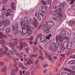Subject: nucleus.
Masks as SVG:
<instances>
[{"label": "nucleus", "mask_w": 75, "mask_h": 75, "mask_svg": "<svg viewBox=\"0 0 75 75\" xmlns=\"http://www.w3.org/2000/svg\"><path fill=\"white\" fill-rule=\"evenodd\" d=\"M7 11L8 13H13V11L12 9H10L8 10Z\"/></svg>", "instance_id": "c9c22d12"}, {"label": "nucleus", "mask_w": 75, "mask_h": 75, "mask_svg": "<svg viewBox=\"0 0 75 75\" xmlns=\"http://www.w3.org/2000/svg\"><path fill=\"white\" fill-rule=\"evenodd\" d=\"M62 37H61V36H60L59 37V41L60 42H63V41H64V40H63V36Z\"/></svg>", "instance_id": "cd10ccee"}, {"label": "nucleus", "mask_w": 75, "mask_h": 75, "mask_svg": "<svg viewBox=\"0 0 75 75\" xmlns=\"http://www.w3.org/2000/svg\"><path fill=\"white\" fill-rule=\"evenodd\" d=\"M64 71H67V72H71V73L73 72L74 70H72L71 69H68L67 68H65L64 69Z\"/></svg>", "instance_id": "f8f14e48"}, {"label": "nucleus", "mask_w": 75, "mask_h": 75, "mask_svg": "<svg viewBox=\"0 0 75 75\" xmlns=\"http://www.w3.org/2000/svg\"><path fill=\"white\" fill-rule=\"evenodd\" d=\"M32 57H34V58H37V56L35 54H32Z\"/></svg>", "instance_id": "603ef678"}, {"label": "nucleus", "mask_w": 75, "mask_h": 75, "mask_svg": "<svg viewBox=\"0 0 75 75\" xmlns=\"http://www.w3.org/2000/svg\"><path fill=\"white\" fill-rule=\"evenodd\" d=\"M27 32L28 33L29 35H30L31 34V31L30 30V28H28V29H27Z\"/></svg>", "instance_id": "412c9836"}, {"label": "nucleus", "mask_w": 75, "mask_h": 75, "mask_svg": "<svg viewBox=\"0 0 75 75\" xmlns=\"http://www.w3.org/2000/svg\"><path fill=\"white\" fill-rule=\"evenodd\" d=\"M11 38V40H15V41H18V40L17 38H14L13 39L12 38Z\"/></svg>", "instance_id": "6e6d98bb"}, {"label": "nucleus", "mask_w": 75, "mask_h": 75, "mask_svg": "<svg viewBox=\"0 0 75 75\" xmlns=\"http://www.w3.org/2000/svg\"><path fill=\"white\" fill-rule=\"evenodd\" d=\"M12 28L14 32H18V24H16L15 26H13Z\"/></svg>", "instance_id": "20e7f679"}, {"label": "nucleus", "mask_w": 75, "mask_h": 75, "mask_svg": "<svg viewBox=\"0 0 75 75\" xmlns=\"http://www.w3.org/2000/svg\"><path fill=\"white\" fill-rule=\"evenodd\" d=\"M4 65V63L3 62H0V67H3Z\"/></svg>", "instance_id": "2f4dec72"}, {"label": "nucleus", "mask_w": 75, "mask_h": 75, "mask_svg": "<svg viewBox=\"0 0 75 75\" xmlns=\"http://www.w3.org/2000/svg\"><path fill=\"white\" fill-rule=\"evenodd\" d=\"M64 71H67V72H71V73L73 72L74 70H72L71 69H68L67 68H65L64 69Z\"/></svg>", "instance_id": "ddd939ff"}, {"label": "nucleus", "mask_w": 75, "mask_h": 75, "mask_svg": "<svg viewBox=\"0 0 75 75\" xmlns=\"http://www.w3.org/2000/svg\"><path fill=\"white\" fill-rule=\"evenodd\" d=\"M19 73L20 75H23L22 74V71H21V70L19 71Z\"/></svg>", "instance_id": "338daca9"}, {"label": "nucleus", "mask_w": 75, "mask_h": 75, "mask_svg": "<svg viewBox=\"0 0 75 75\" xmlns=\"http://www.w3.org/2000/svg\"><path fill=\"white\" fill-rule=\"evenodd\" d=\"M14 3H12L11 4V7L13 10H15V9H16V7L15 6H14Z\"/></svg>", "instance_id": "a878e982"}, {"label": "nucleus", "mask_w": 75, "mask_h": 75, "mask_svg": "<svg viewBox=\"0 0 75 75\" xmlns=\"http://www.w3.org/2000/svg\"><path fill=\"white\" fill-rule=\"evenodd\" d=\"M60 4L61 3H60V2L59 1H58L56 3V7H59Z\"/></svg>", "instance_id": "aec40b11"}, {"label": "nucleus", "mask_w": 75, "mask_h": 75, "mask_svg": "<svg viewBox=\"0 0 75 75\" xmlns=\"http://www.w3.org/2000/svg\"><path fill=\"white\" fill-rule=\"evenodd\" d=\"M45 38H44V36L42 35L40 37V40L42 42H45Z\"/></svg>", "instance_id": "dca6fc26"}, {"label": "nucleus", "mask_w": 75, "mask_h": 75, "mask_svg": "<svg viewBox=\"0 0 75 75\" xmlns=\"http://www.w3.org/2000/svg\"><path fill=\"white\" fill-rule=\"evenodd\" d=\"M38 13H40V16H42V17H43L44 16V12L43 11H42L41 10H39L38 11Z\"/></svg>", "instance_id": "9b49d317"}, {"label": "nucleus", "mask_w": 75, "mask_h": 75, "mask_svg": "<svg viewBox=\"0 0 75 75\" xmlns=\"http://www.w3.org/2000/svg\"><path fill=\"white\" fill-rule=\"evenodd\" d=\"M45 55L46 58H50V55H48V54H45Z\"/></svg>", "instance_id": "052dcab7"}, {"label": "nucleus", "mask_w": 75, "mask_h": 75, "mask_svg": "<svg viewBox=\"0 0 75 75\" xmlns=\"http://www.w3.org/2000/svg\"><path fill=\"white\" fill-rule=\"evenodd\" d=\"M68 45V42H67V41H65L63 43V46H67Z\"/></svg>", "instance_id": "b1692460"}, {"label": "nucleus", "mask_w": 75, "mask_h": 75, "mask_svg": "<svg viewBox=\"0 0 75 75\" xmlns=\"http://www.w3.org/2000/svg\"><path fill=\"white\" fill-rule=\"evenodd\" d=\"M41 34H40L38 36H37V38H38H38H41Z\"/></svg>", "instance_id": "0e129e2a"}, {"label": "nucleus", "mask_w": 75, "mask_h": 75, "mask_svg": "<svg viewBox=\"0 0 75 75\" xmlns=\"http://www.w3.org/2000/svg\"><path fill=\"white\" fill-rule=\"evenodd\" d=\"M46 24L47 26H48V27H52L54 25V23L52 22H47Z\"/></svg>", "instance_id": "423d86ee"}, {"label": "nucleus", "mask_w": 75, "mask_h": 75, "mask_svg": "<svg viewBox=\"0 0 75 75\" xmlns=\"http://www.w3.org/2000/svg\"><path fill=\"white\" fill-rule=\"evenodd\" d=\"M2 68L6 71V69H7V67L6 66H4Z\"/></svg>", "instance_id": "8fccbe9b"}, {"label": "nucleus", "mask_w": 75, "mask_h": 75, "mask_svg": "<svg viewBox=\"0 0 75 75\" xmlns=\"http://www.w3.org/2000/svg\"><path fill=\"white\" fill-rule=\"evenodd\" d=\"M7 51L6 50H5L3 52V54H7Z\"/></svg>", "instance_id": "e2e57ef3"}, {"label": "nucleus", "mask_w": 75, "mask_h": 75, "mask_svg": "<svg viewBox=\"0 0 75 75\" xmlns=\"http://www.w3.org/2000/svg\"><path fill=\"white\" fill-rule=\"evenodd\" d=\"M24 23H26L28 22V20H27V17L25 16L24 18Z\"/></svg>", "instance_id": "c756f323"}, {"label": "nucleus", "mask_w": 75, "mask_h": 75, "mask_svg": "<svg viewBox=\"0 0 75 75\" xmlns=\"http://www.w3.org/2000/svg\"><path fill=\"white\" fill-rule=\"evenodd\" d=\"M33 37H32V36H30V38L29 40H28V41H32L33 40Z\"/></svg>", "instance_id": "09e8293b"}, {"label": "nucleus", "mask_w": 75, "mask_h": 75, "mask_svg": "<svg viewBox=\"0 0 75 75\" xmlns=\"http://www.w3.org/2000/svg\"><path fill=\"white\" fill-rule=\"evenodd\" d=\"M23 45L22 44L20 45V47L19 49L20 50H23Z\"/></svg>", "instance_id": "72a5a7b5"}, {"label": "nucleus", "mask_w": 75, "mask_h": 75, "mask_svg": "<svg viewBox=\"0 0 75 75\" xmlns=\"http://www.w3.org/2000/svg\"><path fill=\"white\" fill-rule=\"evenodd\" d=\"M35 16L37 18L38 20H41V17H40V15H39V14L38 13L36 12L35 13Z\"/></svg>", "instance_id": "9d476101"}, {"label": "nucleus", "mask_w": 75, "mask_h": 75, "mask_svg": "<svg viewBox=\"0 0 75 75\" xmlns=\"http://www.w3.org/2000/svg\"><path fill=\"white\" fill-rule=\"evenodd\" d=\"M17 55L18 58H23V57L21 56V55L20 54H19L18 53L17 55Z\"/></svg>", "instance_id": "ea45409f"}, {"label": "nucleus", "mask_w": 75, "mask_h": 75, "mask_svg": "<svg viewBox=\"0 0 75 75\" xmlns=\"http://www.w3.org/2000/svg\"><path fill=\"white\" fill-rule=\"evenodd\" d=\"M57 15H58V16H57L56 17H53V19L54 20H56V21L57 20L58 21V20H61V18L62 17V14H58Z\"/></svg>", "instance_id": "7ed1b4c3"}, {"label": "nucleus", "mask_w": 75, "mask_h": 75, "mask_svg": "<svg viewBox=\"0 0 75 75\" xmlns=\"http://www.w3.org/2000/svg\"><path fill=\"white\" fill-rule=\"evenodd\" d=\"M71 74L66 72H62V75H71Z\"/></svg>", "instance_id": "5701e85b"}, {"label": "nucleus", "mask_w": 75, "mask_h": 75, "mask_svg": "<svg viewBox=\"0 0 75 75\" xmlns=\"http://www.w3.org/2000/svg\"><path fill=\"white\" fill-rule=\"evenodd\" d=\"M24 25L25 27H26L27 28V30L28 29V28H29V27H28V23H25Z\"/></svg>", "instance_id": "bb28decb"}, {"label": "nucleus", "mask_w": 75, "mask_h": 75, "mask_svg": "<svg viewBox=\"0 0 75 75\" xmlns=\"http://www.w3.org/2000/svg\"><path fill=\"white\" fill-rule=\"evenodd\" d=\"M56 49H57V48L53 47L52 50V51L54 52H56Z\"/></svg>", "instance_id": "a18cd8bd"}, {"label": "nucleus", "mask_w": 75, "mask_h": 75, "mask_svg": "<svg viewBox=\"0 0 75 75\" xmlns=\"http://www.w3.org/2000/svg\"><path fill=\"white\" fill-rule=\"evenodd\" d=\"M26 75H30V72L28 71L26 73Z\"/></svg>", "instance_id": "774afa93"}, {"label": "nucleus", "mask_w": 75, "mask_h": 75, "mask_svg": "<svg viewBox=\"0 0 75 75\" xmlns=\"http://www.w3.org/2000/svg\"><path fill=\"white\" fill-rule=\"evenodd\" d=\"M2 47L4 48V49L6 50H7L8 51H9V48H8L7 47H6L5 46L3 45H2Z\"/></svg>", "instance_id": "f704fd0d"}, {"label": "nucleus", "mask_w": 75, "mask_h": 75, "mask_svg": "<svg viewBox=\"0 0 75 75\" xmlns=\"http://www.w3.org/2000/svg\"><path fill=\"white\" fill-rule=\"evenodd\" d=\"M33 21L35 23H33V22L32 20H29L28 22V24L30 27V28H31L33 29H34V27H38V25L37 24V20L36 19V18H34Z\"/></svg>", "instance_id": "f257e3e1"}, {"label": "nucleus", "mask_w": 75, "mask_h": 75, "mask_svg": "<svg viewBox=\"0 0 75 75\" xmlns=\"http://www.w3.org/2000/svg\"><path fill=\"white\" fill-rule=\"evenodd\" d=\"M46 7L48 8H50L51 7V3L49 2V3L47 4H46Z\"/></svg>", "instance_id": "f3484780"}, {"label": "nucleus", "mask_w": 75, "mask_h": 75, "mask_svg": "<svg viewBox=\"0 0 75 75\" xmlns=\"http://www.w3.org/2000/svg\"><path fill=\"white\" fill-rule=\"evenodd\" d=\"M11 31V28H8L6 30L5 32L7 34H8Z\"/></svg>", "instance_id": "2eb2a0df"}, {"label": "nucleus", "mask_w": 75, "mask_h": 75, "mask_svg": "<svg viewBox=\"0 0 75 75\" xmlns=\"http://www.w3.org/2000/svg\"><path fill=\"white\" fill-rule=\"evenodd\" d=\"M61 46H59L57 48V51L58 52H61V51H62V49H61Z\"/></svg>", "instance_id": "4be33fe9"}, {"label": "nucleus", "mask_w": 75, "mask_h": 75, "mask_svg": "<svg viewBox=\"0 0 75 75\" xmlns=\"http://www.w3.org/2000/svg\"><path fill=\"white\" fill-rule=\"evenodd\" d=\"M64 39H65L67 41H68L69 40V37H67V36H66L64 38Z\"/></svg>", "instance_id": "bf43d9fd"}, {"label": "nucleus", "mask_w": 75, "mask_h": 75, "mask_svg": "<svg viewBox=\"0 0 75 75\" xmlns=\"http://www.w3.org/2000/svg\"><path fill=\"white\" fill-rule=\"evenodd\" d=\"M47 66H48L47 64H45L43 65L42 67L43 68H45V67H47Z\"/></svg>", "instance_id": "13d9d810"}, {"label": "nucleus", "mask_w": 75, "mask_h": 75, "mask_svg": "<svg viewBox=\"0 0 75 75\" xmlns=\"http://www.w3.org/2000/svg\"><path fill=\"white\" fill-rule=\"evenodd\" d=\"M41 8L42 10L44 12V13H45V14H47V10L45 9V8H46V7L44 6H42L41 7Z\"/></svg>", "instance_id": "0eeeda50"}, {"label": "nucleus", "mask_w": 75, "mask_h": 75, "mask_svg": "<svg viewBox=\"0 0 75 75\" xmlns=\"http://www.w3.org/2000/svg\"><path fill=\"white\" fill-rule=\"evenodd\" d=\"M18 65V63L17 62H15L13 65V67H16L17 66V65Z\"/></svg>", "instance_id": "4c0bfd02"}, {"label": "nucleus", "mask_w": 75, "mask_h": 75, "mask_svg": "<svg viewBox=\"0 0 75 75\" xmlns=\"http://www.w3.org/2000/svg\"><path fill=\"white\" fill-rule=\"evenodd\" d=\"M11 75H15V70H13L11 71Z\"/></svg>", "instance_id": "c85d7f7f"}, {"label": "nucleus", "mask_w": 75, "mask_h": 75, "mask_svg": "<svg viewBox=\"0 0 75 75\" xmlns=\"http://www.w3.org/2000/svg\"><path fill=\"white\" fill-rule=\"evenodd\" d=\"M66 34V31L65 30H62L61 34L62 36H64Z\"/></svg>", "instance_id": "4468645a"}, {"label": "nucleus", "mask_w": 75, "mask_h": 75, "mask_svg": "<svg viewBox=\"0 0 75 75\" xmlns=\"http://www.w3.org/2000/svg\"><path fill=\"white\" fill-rule=\"evenodd\" d=\"M52 47L53 48H57V47H56V44L55 43H52Z\"/></svg>", "instance_id": "a19ab883"}, {"label": "nucleus", "mask_w": 75, "mask_h": 75, "mask_svg": "<svg viewBox=\"0 0 75 75\" xmlns=\"http://www.w3.org/2000/svg\"><path fill=\"white\" fill-rule=\"evenodd\" d=\"M68 63L69 64H73V60L69 61Z\"/></svg>", "instance_id": "c03bdc74"}, {"label": "nucleus", "mask_w": 75, "mask_h": 75, "mask_svg": "<svg viewBox=\"0 0 75 75\" xmlns=\"http://www.w3.org/2000/svg\"><path fill=\"white\" fill-rule=\"evenodd\" d=\"M5 28V27H4V25H0V30H3Z\"/></svg>", "instance_id": "a211bd4d"}, {"label": "nucleus", "mask_w": 75, "mask_h": 75, "mask_svg": "<svg viewBox=\"0 0 75 75\" xmlns=\"http://www.w3.org/2000/svg\"><path fill=\"white\" fill-rule=\"evenodd\" d=\"M51 13L52 14H57L56 11H52V12Z\"/></svg>", "instance_id": "49530a36"}, {"label": "nucleus", "mask_w": 75, "mask_h": 75, "mask_svg": "<svg viewBox=\"0 0 75 75\" xmlns=\"http://www.w3.org/2000/svg\"><path fill=\"white\" fill-rule=\"evenodd\" d=\"M39 58L40 59H41V60H42L44 59V58L43 57H42V56H39Z\"/></svg>", "instance_id": "5fc2aeb1"}, {"label": "nucleus", "mask_w": 75, "mask_h": 75, "mask_svg": "<svg viewBox=\"0 0 75 75\" xmlns=\"http://www.w3.org/2000/svg\"><path fill=\"white\" fill-rule=\"evenodd\" d=\"M6 71L4 70V69H3V68L1 69V72H2L3 73H4V72H5Z\"/></svg>", "instance_id": "79ce46f5"}, {"label": "nucleus", "mask_w": 75, "mask_h": 75, "mask_svg": "<svg viewBox=\"0 0 75 75\" xmlns=\"http://www.w3.org/2000/svg\"><path fill=\"white\" fill-rule=\"evenodd\" d=\"M17 44H18V42H12V44L13 47H14V45H17Z\"/></svg>", "instance_id": "473e14b6"}, {"label": "nucleus", "mask_w": 75, "mask_h": 75, "mask_svg": "<svg viewBox=\"0 0 75 75\" xmlns=\"http://www.w3.org/2000/svg\"><path fill=\"white\" fill-rule=\"evenodd\" d=\"M18 54V53H17V52L16 50L15 49H14V50H13V54H14L16 55H17Z\"/></svg>", "instance_id": "393cba45"}, {"label": "nucleus", "mask_w": 75, "mask_h": 75, "mask_svg": "<svg viewBox=\"0 0 75 75\" xmlns=\"http://www.w3.org/2000/svg\"><path fill=\"white\" fill-rule=\"evenodd\" d=\"M53 48L54 47H53L52 46H50L49 47V50H50V51H52Z\"/></svg>", "instance_id": "58836bf2"}, {"label": "nucleus", "mask_w": 75, "mask_h": 75, "mask_svg": "<svg viewBox=\"0 0 75 75\" xmlns=\"http://www.w3.org/2000/svg\"><path fill=\"white\" fill-rule=\"evenodd\" d=\"M41 27L43 30H44V31L46 33H48L50 32V30L47 29H46V28H48V26L46 25V24H44L42 25Z\"/></svg>", "instance_id": "f03ea898"}, {"label": "nucleus", "mask_w": 75, "mask_h": 75, "mask_svg": "<svg viewBox=\"0 0 75 75\" xmlns=\"http://www.w3.org/2000/svg\"><path fill=\"white\" fill-rule=\"evenodd\" d=\"M72 43L71 42H69L68 45L67 46V49L68 50H70V49L72 48Z\"/></svg>", "instance_id": "1a4fd4ad"}, {"label": "nucleus", "mask_w": 75, "mask_h": 75, "mask_svg": "<svg viewBox=\"0 0 75 75\" xmlns=\"http://www.w3.org/2000/svg\"><path fill=\"white\" fill-rule=\"evenodd\" d=\"M10 21L8 20H6V21L4 22V24L5 26H8L10 25Z\"/></svg>", "instance_id": "6e6552de"}, {"label": "nucleus", "mask_w": 75, "mask_h": 75, "mask_svg": "<svg viewBox=\"0 0 75 75\" xmlns=\"http://www.w3.org/2000/svg\"><path fill=\"white\" fill-rule=\"evenodd\" d=\"M61 49L62 50L64 51V50H65V49H66V48L65 47V46H64V45L63 46H61Z\"/></svg>", "instance_id": "37998d69"}, {"label": "nucleus", "mask_w": 75, "mask_h": 75, "mask_svg": "<svg viewBox=\"0 0 75 75\" xmlns=\"http://www.w3.org/2000/svg\"><path fill=\"white\" fill-rule=\"evenodd\" d=\"M57 9L56 10V12L57 13V14L58 15V14H59V13H58V12H61V11H62V10H61V9L60 8H58V7L57 8Z\"/></svg>", "instance_id": "6ab92c4d"}, {"label": "nucleus", "mask_w": 75, "mask_h": 75, "mask_svg": "<svg viewBox=\"0 0 75 75\" xmlns=\"http://www.w3.org/2000/svg\"><path fill=\"white\" fill-rule=\"evenodd\" d=\"M39 59H37L35 61V65H37V64H38V62H39Z\"/></svg>", "instance_id": "7c9ffc66"}, {"label": "nucleus", "mask_w": 75, "mask_h": 75, "mask_svg": "<svg viewBox=\"0 0 75 75\" xmlns=\"http://www.w3.org/2000/svg\"><path fill=\"white\" fill-rule=\"evenodd\" d=\"M41 1L43 4H44V5H45V4H46V2H45V1L42 0Z\"/></svg>", "instance_id": "3c124183"}, {"label": "nucleus", "mask_w": 75, "mask_h": 75, "mask_svg": "<svg viewBox=\"0 0 75 75\" xmlns=\"http://www.w3.org/2000/svg\"><path fill=\"white\" fill-rule=\"evenodd\" d=\"M70 24L71 25H75V22L74 21H71L70 22Z\"/></svg>", "instance_id": "e433bc0d"}, {"label": "nucleus", "mask_w": 75, "mask_h": 75, "mask_svg": "<svg viewBox=\"0 0 75 75\" xmlns=\"http://www.w3.org/2000/svg\"><path fill=\"white\" fill-rule=\"evenodd\" d=\"M18 70H19L18 68V67H16L15 68V72H18Z\"/></svg>", "instance_id": "864d4df0"}, {"label": "nucleus", "mask_w": 75, "mask_h": 75, "mask_svg": "<svg viewBox=\"0 0 75 75\" xmlns=\"http://www.w3.org/2000/svg\"><path fill=\"white\" fill-rule=\"evenodd\" d=\"M23 32H22V31L19 30L18 31V33L19 34H20V35H21V34Z\"/></svg>", "instance_id": "69168bd1"}, {"label": "nucleus", "mask_w": 75, "mask_h": 75, "mask_svg": "<svg viewBox=\"0 0 75 75\" xmlns=\"http://www.w3.org/2000/svg\"><path fill=\"white\" fill-rule=\"evenodd\" d=\"M4 20V17H0V20H1V21H3Z\"/></svg>", "instance_id": "de8ad7c7"}, {"label": "nucleus", "mask_w": 75, "mask_h": 75, "mask_svg": "<svg viewBox=\"0 0 75 75\" xmlns=\"http://www.w3.org/2000/svg\"><path fill=\"white\" fill-rule=\"evenodd\" d=\"M37 50H38V49H37V48L36 47H34L33 49V50L34 52H35V51H36Z\"/></svg>", "instance_id": "4d7b16f0"}, {"label": "nucleus", "mask_w": 75, "mask_h": 75, "mask_svg": "<svg viewBox=\"0 0 75 75\" xmlns=\"http://www.w3.org/2000/svg\"><path fill=\"white\" fill-rule=\"evenodd\" d=\"M59 6V7H60V8H62L64 7V5H63V4H61Z\"/></svg>", "instance_id": "680f3d73"}, {"label": "nucleus", "mask_w": 75, "mask_h": 75, "mask_svg": "<svg viewBox=\"0 0 75 75\" xmlns=\"http://www.w3.org/2000/svg\"><path fill=\"white\" fill-rule=\"evenodd\" d=\"M24 22L23 21H21L20 22V24L21 25V26L22 28V31H24V30H25V26H24V24H23Z\"/></svg>", "instance_id": "39448f33"}]
</instances>
